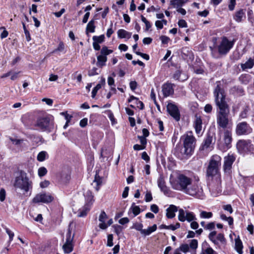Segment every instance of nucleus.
Masks as SVG:
<instances>
[{
    "mask_svg": "<svg viewBox=\"0 0 254 254\" xmlns=\"http://www.w3.org/2000/svg\"><path fill=\"white\" fill-rule=\"evenodd\" d=\"M182 138L184 153L187 155L190 154L193 151L196 144V139L193 135L192 132L191 131L187 132L183 136Z\"/></svg>",
    "mask_w": 254,
    "mask_h": 254,
    "instance_id": "obj_5",
    "label": "nucleus"
},
{
    "mask_svg": "<svg viewBox=\"0 0 254 254\" xmlns=\"http://www.w3.org/2000/svg\"><path fill=\"white\" fill-rule=\"evenodd\" d=\"M20 73V71L18 72H13L11 71V77L10 79L12 80H15L17 79L19 77V74Z\"/></svg>",
    "mask_w": 254,
    "mask_h": 254,
    "instance_id": "obj_49",
    "label": "nucleus"
},
{
    "mask_svg": "<svg viewBox=\"0 0 254 254\" xmlns=\"http://www.w3.org/2000/svg\"><path fill=\"white\" fill-rule=\"evenodd\" d=\"M61 115L64 116L65 118V119L66 120V122L67 123H69L71 118L72 116L68 114L67 112H62L61 113Z\"/></svg>",
    "mask_w": 254,
    "mask_h": 254,
    "instance_id": "obj_48",
    "label": "nucleus"
},
{
    "mask_svg": "<svg viewBox=\"0 0 254 254\" xmlns=\"http://www.w3.org/2000/svg\"><path fill=\"white\" fill-rule=\"evenodd\" d=\"M223 140L227 147L230 148L232 141V132L230 130L227 129L224 130Z\"/></svg>",
    "mask_w": 254,
    "mask_h": 254,
    "instance_id": "obj_18",
    "label": "nucleus"
},
{
    "mask_svg": "<svg viewBox=\"0 0 254 254\" xmlns=\"http://www.w3.org/2000/svg\"><path fill=\"white\" fill-rule=\"evenodd\" d=\"M158 186L160 189L161 190L164 192L165 195H168L169 193V190L168 189L165 185L164 178L160 176L157 181Z\"/></svg>",
    "mask_w": 254,
    "mask_h": 254,
    "instance_id": "obj_20",
    "label": "nucleus"
},
{
    "mask_svg": "<svg viewBox=\"0 0 254 254\" xmlns=\"http://www.w3.org/2000/svg\"><path fill=\"white\" fill-rule=\"evenodd\" d=\"M63 249L65 253L69 254L73 251V244L72 243H65L63 246Z\"/></svg>",
    "mask_w": 254,
    "mask_h": 254,
    "instance_id": "obj_32",
    "label": "nucleus"
},
{
    "mask_svg": "<svg viewBox=\"0 0 254 254\" xmlns=\"http://www.w3.org/2000/svg\"><path fill=\"white\" fill-rule=\"evenodd\" d=\"M151 210L155 213H157L159 211V208L157 205L152 204L150 207Z\"/></svg>",
    "mask_w": 254,
    "mask_h": 254,
    "instance_id": "obj_62",
    "label": "nucleus"
},
{
    "mask_svg": "<svg viewBox=\"0 0 254 254\" xmlns=\"http://www.w3.org/2000/svg\"><path fill=\"white\" fill-rule=\"evenodd\" d=\"M214 143L215 139L213 138V135L208 133L200 147V150H211L213 148Z\"/></svg>",
    "mask_w": 254,
    "mask_h": 254,
    "instance_id": "obj_12",
    "label": "nucleus"
},
{
    "mask_svg": "<svg viewBox=\"0 0 254 254\" xmlns=\"http://www.w3.org/2000/svg\"><path fill=\"white\" fill-rule=\"evenodd\" d=\"M47 173V170L44 167H41L38 169V175L40 177H43L46 175Z\"/></svg>",
    "mask_w": 254,
    "mask_h": 254,
    "instance_id": "obj_45",
    "label": "nucleus"
},
{
    "mask_svg": "<svg viewBox=\"0 0 254 254\" xmlns=\"http://www.w3.org/2000/svg\"><path fill=\"white\" fill-rule=\"evenodd\" d=\"M22 25H23V29H24V33L25 34L26 39L27 41H29L31 40L30 33L26 29L25 24L24 23H23V22L22 23Z\"/></svg>",
    "mask_w": 254,
    "mask_h": 254,
    "instance_id": "obj_46",
    "label": "nucleus"
},
{
    "mask_svg": "<svg viewBox=\"0 0 254 254\" xmlns=\"http://www.w3.org/2000/svg\"><path fill=\"white\" fill-rule=\"evenodd\" d=\"M88 120L87 118H84L80 121V126L82 127H84L87 125Z\"/></svg>",
    "mask_w": 254,
    "mask_h": 254,
    "instance_id": "obj_61",
    "label": "nucleus"
},
{
    "mask_svg": "<svg viewBox=\"0 0 254 254\" xmlns=\"http://www.w3.org/2000/svg\"><path fill=\"white\" fill-rule=\"evenodd\" d=\"M171 4L174 7H179L182 6L184 3L182 0H172L171 1Z\"/></svg>",
    "mask_w": 254,
    "mask_h": 254,
    "instance_id": "obj_40",
    "label": "nucleus"
},
{
    "mask_svg": "<svg viewBox=\"0 0 254 254\" xmlns=\"http://www.w3.org/2000/svg\"><path fill=\"white\" fill-rule=\"evenodd\" d=\"M160 39L163 44H167L170 40V38L166 36H161Z\"/></svg>",
    "mask_w": 254,
    "mask_h": 254,
    "instance_id": "obj_63",
    "label": "nucleus"
},
{
    "mask_svg": "<svg viewBox=\"0 0 254 254\" xmlns=\"http://www.w3.org/2000/svg\"><path fill=\"white\" fill-rule=\"evenodd\" d=\"M178 211V207L173 204L170 205L166 209V217L172 219L175 216V213Z\"/></svg>",
    "mask_w": 254,
    "mask_h": 254,
    "instance_id": "obj_22",
    "label": "nucleus"
},
{
    "mask_svg": "<svg viewBox=\"0 0 254 254\" xmlns=\"http://www.w3.org/2000/svg\"><path fill=\"white\" fill-rule=\"evenodd\" d=\"M113 52V50L108 49L107 46H103L101 50L100 54L97 57V65L100 67L105 66L107 61V56L112 54Z\"/></svg>",
    "mask_w": 254,
    "mask_h": 254,
    "instance_id": "obj_8",
    "label": "nucleus"
},
{
    "mask_svg": "<svg viewBox=\"0 0 254 254\" xmlns=\"http://www.w3.org/2000/svg\"><path fill=\"white\" fill-rule=\"evenodd\" d=\"M217 233L215 231L210 232L208 235L209 239L215 245H218L219 243L224 244L225 243L226 240L224 235L219 233L216 235Z\"/></svg>",
    "mask_w": 254,
    "mask_h": 254,
    "instance_id": "obj_14",
    "label": "nucleus"
},
{
    "mask_svg": "<svg viewBox=\"0 0 254 254\" xmlns=\"http://www.w3.org/2000/svg\"><path fill=\"white\" fill-rule=\"evenodd\" d=\"M243 246L241 241L239 239L235 240V249L239 254H243Z\"/></svg>",
    "mask_w": 254,
    "mask_h": 254,
    "instance_id": "obj_30",
    "label": "nucleus"
},
{
    "mask_svg": "<svg viewBox=\"0 0 254 254\" xmlns=\"http://www.w3.org/2000/svg\"><path fill=\"white\" fill-rule=\"evenodd\" d=\"M252 131V128L246 122L239 123L236 127L235 132L238 135L248 134Z\"/></svg>",
    "mask_w": 254,
    "mask_h": 254,
    "instance_id": "obj_11",
    "label": "nucleus"
},
{
    "mask_svg": "<svg viewBox=\"0 0 254 254\" xmlns=\"http://www.w3.org/2000/svg\"><path fill=\"white\" fill-rule=\"evenodd\" d=\"M10 140L12 142V144L15 145L18 147H22V145L24 142V140L22 139H18L16 138H10Z\"/></svg>",
    "mask_w": 254,
    "mask_h": 254,
    "instance_id": "obj_36",
    "label": "nucleus"
},
{
    "mask_svg": "<svg viewBox=\"0 0 254 254\" xmlns=\"http://www.w3.org/2000/svg\"><path fill=\"white\" fill-rule=\"evenodd\" d=\"M91 206L88 203H85L84 205L78 210L77 216L78 217H84L86 216L90 209Z\"/></svg>",
    "mask_w": 254,
    "mask_h": 254,
    "instance_id": "obj_24",
    "label": "nucleus"
},
{
    "mask_svg": "<svg viewBox=\"0 0 254 254\" xmlns=\"http://www.w3.org/2000/svg\"><path fill=\"white\" fill-rule=\"evenodd\" d=\"M178 25L182 28L187 27V23L185 20L181 19L178 21Z\"/></svg>",
    "mask_w": 254,
    "mask_h": 254,
    "instance_id": "obj_55",
    "label": "nucleus"
},
{
    "mask_svg": "<svg viewBox=\"0 0 254 254\" xmlns=\"http://www.w3.org/2000/svg\"><path fill=\"white\" fill-rule=\"evenodd\" d=\"M138 138L139 139L140 142L141 144V145L142 146H145L147 143V140L145 137L142 136H138Z\"/></svg>",
    "mask_w": 254,
    "mask_h": 254,
    "instance_id": "obj_50",
    "label": "nucleus"
},
{
    "mask_svg": "<svg viewBox=\"0 0 254 254\" xmlns=\"http://www.w3.org/2000/svg\"><path fill=\"white\" fill-rule=\"evenodd\" d=\"M118 36L120 38H127L131 37V33L124 29H120L118 31Z\"/></svg>",
    "mask_w": 254,
    "mask_h": 254,
    "instance_id": "obj_27",
    "label": "nucleus"
},
{
    "mask_svg": "<svg viewBox=\"0 0 254 254\" xmlns=\"http://www.w3.org/2000/svg\"><path fill=\"white\" fill-rule=\"evenodd\" d=\"M162 92L164 97H168L174 93L173 84L166 83L162 86Z\"/></svg>",
    "mask_w": 254,
    "mask_h": 254,
    "instance_id": "obj_17",
    "label": "nucleus"
},
{
    "mask_svg": "<svg viewBox=\"0 0 254 254\" xmlns=\"http://www.w3.org/2000/svg\"><path fill=\"white\" fill-rule=\"evenodd\" d=\"M130 210H131L133 213L134 216L138 215L140 212V209L139 206L135 205L134 203L132 204Z\"/></svg>",
    "mask_w": 254,
    "mask_h": 254,
    "instance_id": "obj_38",
    "label": "nucleus"
},
{
    "mask_svg": "<svg viewBox=\"0 0 254 254\" xmlns=\"http://www.w3.org/2000/svg\"><path fill=\"white\" fill-rule=\"evenodd\" d=\"M155 24L157 29H161L163 27V24L161 20H157Z\"/></svg>",
    "mask_w": 254,
    "mask_h": 254,
    "instance_id": "obj_64",
    "label": "nucleus"
},
{
    "mask_svg": "<svg viewBox=\"0 0 254 254\" xmlns=\"http://www.w3.org/2000/svg\"><path fill=\"white\" fill-rule=\"evenodd\" d=\"M97 68L96 67H93L91 70L89 71L88 75L90 76H93L95 75L98 74V72H97Z\"/></svg>",
    "mask_w": 254,
    "mask_h": 254,
    "instance_id": "obj_59",
    "label": "nucleus"
},
{
    "mask_svg": "<svg viewBox=\"0 0 254 254\" xmlns=\"http://www.w3.org/2000/svg\"><path fill=\"white\" fill-rule=\"evenodd\" d=\"M245 15V11L243 9H241L236 13L235 19L237 22H241L242 20V18Z\"/></svg>",
    "mask_w": 254,
    "mask_h": 254,
    "instance_id": "obj_34",
    "label": "nucleus"
},
{
    "mask_svg": "<svg viewBox=\"0 0 254 254\" xmlns=\"http://www.w3.org/2000/svg\"><path fill=\"white\" fill-rule=\"evenodd\" d=\"M48 157V155L47 152L45 151H42L38 153L37 159L38 161L42 162L44 161Z\"/></svg>",
    "mask_w": 254,
    "mask_h": 254,
    "instance_id": "obj_33",
    "label": "nucleus"
},
{
    "mask_svg": "<svg viewBox=\"0 0 254 254\" xmlns=\"http://www.w3.org/2000/svg\"><path fill=\"white\" fill-rule=\"evenodd\" d=\"M70 179V176L69 174H65L62 175L60 180V183L62 184H66Z\"/></svg>",
    "mask_w": 254,
    "mask_h": 254,
    "instance_id": "obj_37",
    "label": "nucleus"
},
{
    "mask_svg": "<svg viewBox=\"0 0 254 254\" xmlns=\"http://www.w3.org/2000/svg\"><path fill=\"white\" fill-rule=\"evenodd\" d=\"M5 198V191L4 189L0 190V200L1 201H4Z\"/></svg>",
    "mask_w": 254,
    "mask_h": 254,
    "instance_id": "obj_53",
    "label": "nucleus"
},
{
    "mask_svg": "<svg viewBox=\"0 0 254 254\" xmlns=\"http://www.w3.org/2000/svg\"><path fill=\"white\" fill-rule=\"evenodd\" d=\"M236 4V0H230V3L229 4V9L230 10H233L234 9Z\"/></svg>",
    "mask_w": 254,
    "mask_h": 254,
    "instance_id": "obj_56",
    "label": "nucleus"
},
{
    "mask_svg": "<svg viewBox=\"0 0 254 254\" xmlns=\"http://www.w3.org/2000/svg\"><path fill=\"white\" fill-rule=\"evenodd\" d=\"M135 53L136 55L141 56L142 58L145 59L146 60H149V56L148 55H147L146 54L142 53L139 52H135Z\"/></svg>",
    "mask_w": 254,
    "mask_h": 254,
    "instance_id": "obj_51",
    "label": "nucleus"
},
{
    "mask_svg": "<svg viewBox=\"0 0 254 254\" xmlns=\"http://www.w3.org/2000/svg\"><path fill=\"white\" fill-rule=\"evenodd\" d=\"M234 40L230 41L226 37H222L219 45L217 46L218 53L222 55H226L234 45Z\"/></svg>",
    "mask_w": 254,
    "mask_h": 254,
    "instance_id": "obj_7",
    "label": "nucleus"
},
{
    "mask_svg": "<svg viewBox=\"0 0 254 254\" xmlns=\"http://www.w3.org/2000/svg\"><path fill=\"white\" fill-rule=\"evenodd\" d=\"M173 189L182 191L187 194L200 197L202 195V190L196 183H192V179L183 174H179L171 181Z\"/></svg>",
    "mask_w": 254,
    "mask_h": 254,
    "instance_id": "obj_2",
    "label": "nucleus"
},
{
    "mask_svg": "<svg viewBox=\"0 0 254 254\" xmlns=\"http://www.w3.org/2000/svg\"><path fill=\"white\" fill-rule=\"evenodd\" d=\"M64 43L63 42H61V43H60L57 49H56L54 52H57V51L62 52L64 51Z\"/></svg>",
    "mask_w": 254,
    "mask_h": 254,
    "instance_id": "obj_60",
    "label": "nucleus"
},
{
    "mask_svg": "<svg viewBox=\"0 0 254 254\" xmlns=\"http://www.w3.org/2000/svg\"><path fill=\"white\" fill-rule=\"evenodd\" d=\"M129 220L127 217H124L119 220V223L122 225L127 224L129 222Z\"/></svg>",
    "mask_w": 254,
    "mask_h": 254,
    "instance_id": "obj_54",
    "label": "nucleus"
},
{
    "mask_svg": "<svg viewBox=\"0 0 254 254\" xmlns=\"http://www.w3.org/2000/svg\"><path fill=\"white\" fill-rule=\"evenodd\" d=\"M189 247L192 250H196L198 247L197 241L195 239L191 240L190 243Z\"/></svg>",
    "mask_w": 254,
    "mask_h": 254,
    "instance_id": "obj_44",
    "label": "nucleus"
},
{
    "mask_svg": "<svg viewBox=\"0 0 254 254\" xmlns=\"http://www.w3.org/2000/svg\"><path fill=\"white\" fill-rule=\"evenodd\" d=\"M95 26L94 25V20H92L87 25L86 31L93 33L95 31Z\"/></svg>",
    "mask_w": 254,
    "mask_h": 254,
    "instance_id": "obj_35",
    "label": "nucleus"
},
{
    "mask_svg": "<svg viewBox=\"0 0 254 254\" xmlns=\"http://www.w3.org/2000/svg\"><path fill=\"white\" fill-rule=\"evenodd\" d=\"M254 65V57L250 58L244 64H241V67L244 71L248 69H251Z\"/></svg>",
    "mask_w": 254,
    "mask_h": 254,
    "instance_id": "obj_23",
    "label": "nucleus"
},
{
    "mask_svg": "<svg viewBox=\"0 0 254 254\" xmlns=\"http://www.w3.org/2000/svg\"><path fill=\"white\" fill-rule=\"evenodd\" d=\"M221 162V157L220 156L215 154L211 157L206 169L207 176L213 177L219 173Z\"/></svg>",
    "mask_w": 254,
    "mask_h": 254,
    "instance_id": "obj_4",
    "label": "nucleus"
},
{
    "mask_svg": "<svg viewBox=\"0 0 254 254\" xmlns=\"http://www.w3.org/2000/svg\"><path fill=\"white\" fill-rule=\"evenodd\" d=\"M167 109L169 114L176 121L180 119V114L178 107L173 103H169Z\"/></svg>",
    "mask_w": 254,
    "mask_h": 254,
    "instance_id": "obj_15",
    "label": "nucleus"
},
{
    "mask_svg": "<svg viewBox=\"0 0 254 254\" xmlns=\"http://www.w3.org/2000/svg\"><path fill=\"white\" fill-rule=\"evenodd\" d=\"M236 160V155L233 153H228L224 157L223 168L225 173L230 174L231 172L232 165Z\"/></svg>",
    "mask_w": 254,
    "mask_h": 254,
    "instance_id": "obj_10",
    "label": "nucleus"
},
{
    "mask_svg": "<svg viewBox=\"0 0 254 254\" xmlns=\"http://www.w3.org/2000/svg\"><path fill=\"white\" fill-rule=\"evenodd\" d=\"M200 216L203 218H209L212 216V213L210 212L202 211L200 213Z\"/></svg>",
    "mask_w": 254,
    "mask_h": 254,
    "instance_id": "obj_43",
    "label": "nucleus"
},
{
    "mask_svg": "<svg viewBox=\"0 0 254 254\" xmlns=\"http://www.w3.org/2000/svg\"><path fill=\"white\" fill-rule=\"evenodd\" d=\"M178 219L181 222H184L186 220L190 222L195 220L196 218L193 212L185 211L181 208L179 210Z\"/></svg>",
    "mask_w": 254,
    "mask_h": 254,
    "instance_id": "obj_13",
    "label": "nucleus"
},
{
    "mask_svg": "<svg viewBox=\"0 0 254 254\" xmlns=\"http://www.w3.org/2000/svg\"><path fill=\"white\" fill-rule=\"evenodd\" d=\"M213 95L216 106L218 108L217 112L216 122L218 127L227 128L231 124V121L229 118V107L226 101V93L220 84L215 87Z\"/></svg>",
    "mask_w": 254,
    "mask_h": 254,
    "instance_id": "obj_1",
    "label": "nucleus"
},
{
    "mask_svg": "<svg viewBox=\"0 0 254 254\" xmlns=\"http://www.w3.org/2000/svg\"><path fill=\"white\" fill-rule=\"evenodd\" d=\"M113 236L112 234H110L108 236L107 244L108 247H112L113 246Z\"/></svg>",
    "mask_w": 254,
    "mask_h": 254,
    "instance_id": "obj_47",
    "label": "nucleus"
},
{
    "mask_svg": "<svg viewBox=\"0 0 254 254\" xmlns=\"http://www.w3.org/2000/svg\"><path fill=\"white\" fill-rule=\"evenodd\" d=\"M193 127L197 134L198 135L201 134L202 120L200 117L195 116V120L193 122Z\"/></svg>",
    "mask_w": 254,
    "mask_h": 254,
    "instance_id": "obj_19",
    "label": "nucleus"
},
{
    "mask_svg": "<svg viewBox=\"0 0 254 254\" xmlns=\"http://www.w3.org/2000/svg\"><path fill=\"white\" fill-rule=\"evenodd\" d=\"M94 183H96V186L95 187V190L98 191L100 189V186L102 183V179L99 176L98 173H96L94 177Z\"/></svg>",
    "mask_w": 254,
    "mask_h": 254,
    "instance_id": "obj_29",
    "label": "nucleus"
},
{
    "mask_svg": "<svg viewBox=\"0 0 254 254\" xmlns=\"http://www.w3.org/2000/svg\"><path fill=\"white\" fill-rule=\"evenodd\" d=\"M190 250V247L188 244H183L180 245L179 248L176 249L174 251V254H181L180 252H182L185 254H186Z\"/></svg>",
    "mask_w": 254,
    "mask_h": 254,
    "instance_id": "obj_25",
    "label": "nucleus"
},
{
    "mask_svg": "<svg viewBox=\"0 0 254 254\" xmlns=\"http://www.w3.org/2000/svg\"><path fill=\"white\" fill-rule=\"evenodd\" d=\"M157 229V225L154 224L152 226L148 227L147 229H143L141 234L144 236L149 235L152 232L155 231Z\"/></svg>",
    "mask_w": 254,
    "mask_h": 254,
    "instance_id": "obj_28",
    "label": "nucleus"
},
{
    "mask_svg": "<svg viewBox=\"0 0 254 254\" xmlns=\"http://www.w3.org/2000/svg\"><path fill=\"white\" fill-rule=\"evenodd\" d=\"M92 39L93 42L101 44L104 41L105 36L104 35H101L99 36H94Z\"/></svg>",
    "mask_w": 254,
    "mask_h": 254,
    "instance_id": "obj_39",
    "label": "nucleus"
},
{
    "mask_svg": "<svg viewBox=\"0 0 254 254\" xmlns=\"http://www.w3.org/2000/svg\"><path fill=\"white\" fill-rule=\"evenodd\" d=\"M215 228V223L214 222H210L207 224L205 227L204 229L207 230H212Z\"/></svg>",
    "mask_w": 254,
    "mask_h": 254,
    "instance_id": "obj_58",
    "label": "nucleus"
},
{
    "mask_svg": "<svg viewBox=\"0 0 254 254\" xmlns=\"http://www.w3.org/2000/svg\"><path fill=\"white\" fill-rule=\"evenodd\" d=\"M84 195L85 198V203H88L91 206L94 201L93 195L91 191L87 190L84 192Z\"/></svg>",
    "mask_w": 254,
    "mask_h": 254,
    "instance_id": "obj_26",
    "label": "nucleus"
},
{
    "mask_svg": "<svg viewBox=\"0 0 254 254\" xmlns=\"http://www.w3.org/2000/svg\"><path fill=\"white\" fill-rule=\"evenodd\" d=\"M143 225L141 223H135L133 224V226L131 227V229H135L137 231H140L141 234L142 231L143 230Z\"/></svg>",
    "mask_w": 254,
    "mask_h": 254,
    "instance_id": "obj_41",
    "label": "nucleus"
},
{
    "mask_svg": "<svg viewBox=\"0 0 254 254\" xmlns=\"http://www.w3.org/2000/svg\"><path fill=\"white\" fill-rule=\"evenodd\" d=\"M50 185V182L49 181L45 180L40 184V186L41 188H46Z\"/></svg>",
    "mask_w": 254,
    "mask_h": 254,
    "instance_id": "obj_52",
    "label": "nucleus"
},
{
    "mask_svg": "<svg viewBox=\"0 0 254 254\" xmlns=\"http://www.w3.org/2000/svg\"><path fill=\"white\" fill-rule=\"evenodd\" d=\"M35 126L43 131L50 130L53 128V118L52 116L39 118Z\"/></svg>",
    "mask_w": 254,
    "mask_h": 254,
    "instance_id": "obj_6",
    "label": "nucleus"
},
{
    "mask_svg": "<svg viewBox=\"0 0 254 254\" xmlns=\"http://www.w3.org/2000/svg\"><path fill=\"white\" fill-rule=\"evenodd\" d=\"M251 144L250 141L244 140H239L237 143V148L240 153H244L249 151L250 149Z\"/></svg>",
    "mask_w": 254,
    "mask_h": 254,
    "instance_id": "obj_16",
    "label": "nucleus"
},
{
    "mask_svg": "<svg viewBox=\"0 0 254 254\" xmlns=\"http://www.w3.org/2000/svg\"><path fill=\"white\" fill-rule=\"evenodd\" d=\"M54 199V197L50 193L41 192L37 194L32 201L34 203H49L52 202Z\"/></svg>",
    "mask_w": 254,
    "mask_h": 254,
    "instance_id": "obj_9",
    "label": "nucleus"
},
{
    "mask_svg": "<svg viewBox=\"0 0 254 254\" xmlns=\"http://www.w3.org/2000/svg\"><path fill=\"white\" fill-rule=\"evenodd\" d=\"M107 219V214L104 211H102L99 217V221L100 222V223L99 225V227L101 229L104 230L107 228L108 225L105 223V221Z\"/></svg>",
    "mask_w": 254,
    "mask_h": 254,
    "instance_id": "obj_21",
    "label": "nucleus"
},
{
    "mask_svg": "<svg viewBox=\"0 0 254 254\" xmlns=\"http://www.w3.org/2000/svg\"><path fill=\"white\" fill-rule=\"evenodd\" d=\"M206 254H217V253L211 247H208L205 250Z\"/></svg>",
    "mask_w": 254,
    "mask_h": 254,
    "instance_id": "obj_57",
    "label": "nucleus"
},
{
    "mask_svg": "<svg viewBox=\"0 0 254 254\" xmlns=\"http://www.w3.org/2000/svg\"><path fill=\"white\" fill-rule=\"evenodd\" d=\"M180 227V224L179 223H177L175 225H170L167 226L166 225L162 224L159 226L160 229H170L173 231H174Z\"/></svg>",
    "mask_w": 254,
    "mask_h": 254,
    "instance_id": "obj_31",
    "label": "nucleus"
},
{
    "mask_svg": "<svg viewBox=\"0 0 254 254\" xmlns=\"http://www.w3.org/2000/svg\"><path fill=\"white\" fill-rule=\"evenodd\" d=\"M66 237V238L65 243H72L74 235L71 236V232L70 230H68Z\"/></svg>",
    "mask_w": 254,
    "mask_h": 254,
    "instance_id": "obj_42",
    "label": "nucleus"
},
{
    "mask_svg": "<svg viewBox=\"0 0 254 254\" xmlns=\"http://www.w3.org/2000/svg\"><path fill=\"white\" fill-rule=\"evenodd\" d=\"M16 189H19L27 192L32 189V183L29 181L25 172L20 171L16 177L14 184Z\"/></svg>",
    "mask_w": 254,
    "mask_h": 254,
    "instance_id": "obj_3",
    "label": "nucleus"
}]
</instances>
